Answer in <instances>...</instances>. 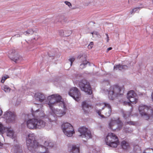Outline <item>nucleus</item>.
Listing matches in <instances>:
<instances>
[{
    "instance_id": "nucleus-32",
    "label": "nucleus",
    "mask_w": 153,
    "mask_h": 153,
    "mask_svg": "<svg viewBox=\"0 0 153 153\" xmlns=\"http://www.w3.org/2000/svg\"><path fill=\"white\" fill-rule=\"evenodd\" d=\"M131 114V113L128 112H126L123 114V117L125 118L126 119L129 117Z\"/></svg>"
},
{
    "instance_id": "nucleus-6",
    "label": "nucleus",
    "mask_w": 153,
    "mask_h": 153,
    "mask_svg": "<svg viewBox=\"0 0 153 153\" xmlns=\"http://www.w3.org/2000/svg\"><path fill=\"white\" fill-rule=\"evenodd\" d=\"M104 107L105 109L108 110V112H105V116L108 117L111 115V107L109 104L106 103H98L96 105V112L101 118L104 117V115L101 114V111Z\"/></svg>"
},
{
    "instance_id": "nucleus-15",
    "label": "nucleus",
    "mask_w": 153,
    "mask_h": 153,
    "mask_svg": "<svg viewBox=\"0 0 153 153\" xmlns=\"http://www.w3.org/2000/svg\"><path fill=\"white\" fill-rule=\"evenodd\" d=\"M35 99L37 101L41 102H45L48 104V101H46V97L45 95L42 93L37 92L34 95Z\"/></svg>"
},
{
    "instance_id": "nucleus-25",
    "label": "nucleus",
    "mask_w": 153,
    "mask_h": 153,
    "mask_svg": "<svg viewBox=\"0 0 153 153\" xmlns=\"http://www.w3.org/2000/svg\"><path fill=\"white\" fill-rule=\"evenodd\" d=\"M44 148L45 149V152H46L47 150L49 152L48 150V148H47L46 147H52L53 146L52 145V143L51 142L50 140H47L45 141L44 143V146H43Z\"/></svg>"
},
{
    "instance_id": "nucleus-27",
    "label": "nucleus",
    "mask_w": 153,
    "mask_h": 153,
    "mask_svg": "<svg viewBox=\"0 0 153 153\" xmlns=\"http://www.w3.org/2000/svg\"><path fill=\"white\" fill-rule=\"evenodd\" d=\"M121 146L123 149H126L128 148V144L125 141H123L121 143Z\"/></svg>"
},
{
    "instance_id": "nucleus-31",
    "label": "nucleus",
    "mask_w": 153,
    "mask_h": 153,
    "mask_svg": "<svg viewBox=\"0 0 153 153\" xmlns=\"http://www.w3.org/2000/svg\"><path fill=\"white\" fill-rule=\"evenodd\" d=\"M2 89L5 92H9L10 90V88L7 85L4 86Z\"/></svg>"
},
{
    "instance_id": "nucleus-13",
    "label": "nucleus",
    "mask_w": 153,
    "mask_h": 153,
    "mask_svg": "<svg viewBox=\"0 0 153 153\" xmlns=\"http://www.w3.org/2000/svg\"><path fill=\"white\" fill-rule=\"evenodd\" d=\"M127 98L129 102L133 104H136L138 101V97L134 91H129L127 94Z\"/></svg>"
},
{
    "instance_id": "nucleus-14",
    "label": "nucleus",
    "mask_w": 153,
    "mask_h": 153,
    "mask_svg": "<svg viewBox=\"0 0 153 153\" xmlns=\"http://www.w3.org/2000/svg\"><path fill=\"white\" fill-rule=\"evenodd\" d=\"M34 108H32L31 109L32 114V116L34 117V118L43 117L44 118H48V116L45 115L44 112V111L42 109H38L36 110H34Z\"/></svg>"
},
{
    "instance_id": "nucleus-11",
    "label": "nucleus",
    "mask_w": 153,
    "mask_h": 153,
    "mask_svg": "<svg viewBox=\"0 0 153 153\" xmlns=\"http://www.w3.org/2000/svg\"><path fill=\"white\" fill-rule=\"evenodd\" d=\"M3 118L6 120L7 123H14L16 120V116L14 113L10 111L4 112Z\"/></svg>"
},
{
    "instance_id": "nucleus-7",
    "label": "nucleus",
    "mask_w": 153,
    "mask_h": 153,
    "mask_svg": "<svg viewBox=\"0 0 153 153\" xmlns=\"http://www.w3.org/2000/svg\"><path fill=\"white\" fill-rule=\"evenodd\" d=\"M105 141L107 145L112 147H116L119 143L117 137L112 133H108Z\"/></svg>"
},
{
    "instance_id": "nucleus-22",
    "label": "nucleus",
    "mask_w": 153,
    "mask_h": 153,
    "mask_svg": "<svg viewBox=\"0 0 153 153\" xmlns=\"http://www.w3.org/2000/svg\"><path fill=\"white\" fill-rule=\"evenodd\" d=\"M11 152L14 153H22V150L18 145H16L12 148Z\"/></svg>"
},
{
    "instance_id": "nucleus-18",
    "label": "nucleus",
    "mask_w": 153,
    "mask_h": 153,
    "mask_svg": "<svg viewBox=\"0 0 153 153\" xmlns=\"http://www.w3.org/2000/svg\"><path fill=\"white\" fill-rule=\"evenodd\" d=\"M5 132L6 133L7 136L10 138L13 139L15 137L14 131L10 128H5Z\"/></svg>"
},
{
    "instance_id": "nucleus-20",
    "label": "nucleus",
    "mask_w": 153,
    "mask_h": 153,
    "mask_svg": "<svg viewBox=\"0 0 153 153\" xmlns=\"http://www.w3.org/2000/svg\"><path fill=\"white\" fill-rule=\"evenodd\" d=\"M69 153H80L79 147L77 145H73Z\"/></svg>"
},
{
    "instance_id": "nucleus-36",
    "label": "nucleus",
    "mask_w": 153,
    "mask_h": 153,
    "mask_svg": "<svg viewBox=\"0 0 153 153\" xmlns=\"http://www.w3.org/2000/svg\"><path fill=\"white\" fill-rule=\"evenodd\" d=\"M65 3L69 7H71V4L69 1H65Z\"/></svg>"
},
{
    "instance_id": "nucleus-38",
    "label": "nucleus",
    "mask_w": 153,
    "mask_h": 153,
    "mask_svg": "<svg viewBox=\"0 0 153 153\" xmlns=\"http://www.w3.org/2000/svg\"><path fill=\"white\" fill-rule=\"evenodd\" d=\"M105 34H106V36L107 37V42H108L109 40V36H108V34H107V33H106Z\"/></svg>"
},
{
    "instance_id": "nucleus-30",
    "label": "nucleus",
    "mask_w": 153,
    "mask_h": 153,
    "mask_svg": "<svg viewBox=\"0 0 153 153\" xmlns=\"http://www.w3.org/2000/svg\"><path fill=\"white\" fill-rule=\"evenodd\" d=\"M3 124L0 122V132L2 134L5 133V128Z\"/></svg>"
},
{
    "instance_id": "nucleus-29",
    "label": "nucleus",
    "mask_w": 153,
    "mask_h": 153,
    "mask_svg": "<svg viewBox=\"0 0 153 153\" xmlns=\"http://www.w3.org/2000/svg\"><path fill=\"white\" fill-rule=\"evenodd\" d=\"M33 33V31L32 29H29L25 31L24 34L26 36H29V35L32 34Z\"/></svg>"
},
{
    "instance_id": "nucleus-43",
    "label": "nucleus",
    "mask_w": 153,
    "mask_h": 153,
    "mask_svg": "<svg viewBox=\"0 0 153 153\" xmlns=\"http://www.w3.org/2000/svg\"><path fill=\"white\" fill-rule=\"evenodd\" d=\"M3 111L0 108V116H1L2 114Z\"/></svg>"
},
{
    "instance_id": "nucleus-48",
    "label": "nucleus",
    "mask_w": 153,
    "mask_h": 153,
    "mask_svg": "<svg viewBox=\"0 0 153 153\" xmlns=\"http://www.w3.org/2000/svg\"><path fill=\"white\" fill-rule=\"evenodd\" d=\"M152 3L153 4V0H152Z\"/></svg>"
},
{
    "instance_id": "nucleus-35",
    "label": "nucleus",
    "mask_w": 153,
    "mask_h": 153,
    "mask_svg": "<svg viewBox=\"0 0 153 153\" xmlns=\"http://www.w3.org/2000/svg\"><path fill=\"white\" fill-rule=\"evenodd\" d=\"M75 59L73 57H71L70 58L69 60L71 62L70 65L71 66L72 65V63L74 62V61Z\"/></svg>"
},
{
    "instance_id": "nucleus-17",
    "label": "nucleus",
    "mask_w": 153,
    "mask_h": 153,
    "mask_svg": "<svg viewBox=\"0 0 153 153\" xmlns=\"http://www.w3.org/2000/svg\"><path fill=\"white\" fill-rule=\"evenodd\" d=\"M9 55H8L9 57L12 60L15 62H16L19 59V56L15 52L13 51L9 53Z\"/></svg>"
},
{
    "instance_id": "nucleus-1",
    "label": "nucleus",
    "mask_w": 153,
    "mask_h": 153,
    "mask_svg": "<svg viewBox=\"0 0 153 153\" xmlns=\"http://www.w3.org/2000/svg\"><path fill=\"white\" fill-rule=\"evenodd\" d=\"M48 105L50 108V114L48 119L52 121L57 117H61L66 114L67 109L65 103L62 100L61 96L58 94H53L48 97Z\"/></svg>"
},
{
    "instance_id": "nucleus-37",
    "label": "nucleus",
    "mask_w": 153,
    "mask_h": 153,
    "mask_svg": "<svg viewBox=\"0 0 153 153\" xmlns=\"http://www.w3.org/2000/svg\"><path fill=\"white\" fill-rule=\"evenodd\" d=\"M127 123L130 125H134L135 123L133 122L130 121L128 122Z\"/></svg>"
},
{
    "instance_id": "nucleus-4",
    "label": "nucleus",
    "mask_w": 153,
    "mask_h": 153,
    "mask_svg": "<svg viewBox=\"0 0 153 153\" xmlns=\"http://www.w3.org/2000/svg\"><path fill=\"white\" fill-rule=\"evenodd\" d=\"M138 110L140 114L145 119L153 121V111L151 107L141 104L139 106Z\"/></svg>"
},
{
    "instance_id": "nucleus-5",
    "label": "nucleus",
    "mask_w": 153,
    "mask_h": 153,
    "mask_svg": "<svg viewBox=\"0 0 153 153\" xmlns=\"http://www.w3.org/2000/svg\"><path fill=\"white\" fill-rule=\"evenodd\" d=\"M35 136L33 133L29 134L26 137V143L27 148L30 151H32L35 149L42 147L35 140Z\"/></svg>"
},
{
    "instance_id": "nucleus-28",
    "label": "nucleus",
    "mask_w": 153,
    "mask_h": 153,
    "mask_svg": "<svg viewBox=\"0 0 153 153\" xmlns=\"http://www.w3.org/2000/svg\"><path fill=\"white\" fill-rule=\"evenodd\" d=\"M50 120V122L48 123H46L45 122V125L44 127H45L46 129L47 130H49L51 129L52 128V125L51 123V121H52V120Z\"/></svg>"
},
{
    "instance_id": "nucleus-33",
    "label": "nucleus",
    "mask_w": 153,
    "mask_h": 153,
    "mask_svg": "<svg viewBox=\"0 0 153 153\" xmlns=\"http://www.w3.org/2000/svg\"><path fill=\"white\" fill-rule=\"evenodd\" d=\"M9 78V76H8L7 75H4L2 78V79L1 81V82L2 83H4L5 80Z\"/></svg>"
},
{
    "instance_id": "nucleus-8",
    "label": "nucleus",
    "mask_w": 153,
    "mask_h": 153,
    "mask_svg": "<svg viewBox=\"0 0 153 153\" xmlns=\"http://www.w3.org/2000/svg\"><path fill=\"white\" fill-rule=\"evenodd\" d=\"M123 126V123L119 118H112L108 123V127L113 131L120 130Z\"/></svg>"
},
{
    "instance_id": "nucleus-23",
    "label": "nucleus",
    "mask_w": 153,
    "mask_h": 153,
    "mask_svg": "<svg viewBox=\"0 0 153 153\" xmlns=\"http://www.w3.org/2000/svg\"><path fill=\"white\" fill-rule=\"evenodd\" d=\"M144 7V6L142 4L140 5V6L134 8L130 11L129 13L131 15H133L135 13L139 12L140 10Z\"/></svg>"
},
{
    "instance_id": "nucleus-9",
    "label": "nucleus",
    "mask_w": 153,
    "mask_h": 153,
    "mask_svg": "<svg viewBox=\"0 0 153 153\" xmlns=\"http://www.w3.org/2000/svg\"><path fill=\"white\" fill-rule=\"evenodd\" d=\"M61 128L64 134L68 137H71L74 133L73 126L68 123H63Z\"/></svg>"
},
{
    "instance_id": "nucleus-10",
    "label": "nucleus",
    "mask_w": 153,
    "mask_h": 153,
    "mask_svg": "<svg viewBox=\"0 0 153 153\" xmlns=\"http://www.w3.org/2000/svg\"><path fill=\"white\" fill-rule=\"evenodd\" d=\"M79 87L82 91L88 94H91L92 92L90 84L86 80H84L80 82L79 84Z\"/></svg>"
},
{
    "instance_id": "nucleus-21",
    "label": "nucleus",
    "mask_w": 153,
    "mask_h": 153,
    "mask_svg": "<svg viewBox=\"0 0 153 153\" xmlns=\"http://www.w3.org/2000/svg\"><path fill=\"white\" fill-rule=\"evenodd\" d=\"M75 93L73 95L72 94L71 97H72L75 100L78 101L80 100L81 97V94L79 91L77 89Z\"/></svg>"
},
{
    "instance_id": "nucleus-42",
    "label": "nucleus",
    "mask_w": 153,
    "mask_h": 153,
    "mask_svg": "<svg viewBox=\"0 0 153 153\" xmlns=\"http://www.w3.org/2000/svg\"><path fill=\"white\" fill-rule=\"evenodd\" d=\"M112 49V48L110 47L107 48V52H108V51L111 50Z\"/></svg>"
},
{
    "instance_id": "nucleus-49",
    "label": "nucleus",
    "mask_w": 153,
    "mask_h": 153,
    "mask_svg": "<svg viewBox=\"0 0 153 153\" xmlns=\"http://www.w3.org/2000/svg\"><path fill=\"white\" fill-rule=\"evenodd\" d=\"M36 105L37 106V107H38L39 105Z\"/></svg>"
},
{
    "instance_id": "nucleus-47",
    "label": "nucleus",
    "mask_w": 153,
    "mask_h": 153,
    "mask_svg": "<svg viewBox=\"0 0 153 153\" xmlns=\"http://www.w3.org/2000/svg\"><path fill=\"white\" fill-rule=\"evenodd\" d=\"M131 111H132V109H133V108H132V107L131 108Z\"/></svg>"
},
{
    "instance_id": "nucleus-34",
    "label": "nucleus",
    "mask_w": 153,
    "mask_h": 153,
    "mask_svg": "<svg viewBox=\"0 0 153 153\" xmlns=\"http://www.w3.org/2000/svg\"><path fill=\"white\" fill-rule=\"evenodd\" d=\"M94 43L93 42H90V44L88 46V48L89 49H91L93 47Z\"/></svg>"
},
{
    "instance_id": "nucleus-44",
    "label": "nucleus",
    "mask_w": 153,
    "mask_h": 153,
    "mask_svg": "<svg viewBox=\"0 0 153 153\" xmlns=\"http://www.w3.org/2000/svg\"><path fill=\"white\" fill-rule=\"evenodd\" d=\"M151 98L152 100V101L153 102V92L152 93V95H151Z\"/></svg>"
},
{
    "instance_id": "nucleus-41",
    "label": "nucleus",
    "mask_w": 153,
    "mask_h": 153,
    "mask_svg": "<svg viewBox=\"0 0 153 153\" xmlns=\"http://www.w3.org/2000/svg\"><path fill=\"white\" fill-rule=\"evenodd\" d=\"M92 34L93 35L94 34H96V35H98V33L97 32H94L92 33Z\"/></svg>"
},
{
    "instance_id": "nucleus-40",
    "label": "nucleus",
    "mask_w": 153,
    "mask_h": 153,
    "mask_svg": "<svg viewBox=\"0 0 153 153\" xmlns=\"http://www.w3.org/2000/svg\"><path fill=\"white\" fill-rule=\"evenodd\" d=\"M124 103L126 104H128L129 105H131V103L130 102H124Z\"/></svg>"
},
{
    "instance_id": "nucleus-19",
    "label": "nucleus",
    "mask_w": 153,
    "mask_h": 153,
    "mask_svg": "<svg viewBox=\"0 0 153 153\" xmlns=\"http://www.w3.org/2000/svg\"><path fill=\"white\" fill-rule=\"evenodd\" d=\"M82 107L83 110L85 113L88 112L91 108V106L87 103L86 102L84 101L82 102Z\"/></svg>"
},
{
    "instance_id": "nucleus-12",
    "label": "nucleus",
    "mask_w": 153,
    "mask_h": 153,
    "mask_svg": "<svg viewBox=\"0 0 153 153\" xmlns=\"http://www.w3.org/2000/svg\"><path fill=\"white\" fill-rule=\"evenodd\" d=\"M78 131L80 134L79 136L82 138L88 139L91 138V134L90 131L85 127L82 126L79 128Z\"/></svg>"
},
{
    "instance_id": "nucleus-45",
    "label": "nucleus",
    "mask_w": 153,
    "mask_h": 153,
    "mask_svg": "<svg viewBox=\"0 0 153 153\" xmlns=\"http://www.w3.org/2000/svg\"><path fill=\"white\" fill-rule=\"evenodd\" d=\"M105 112H107V113L108 112V109L106 110L105 109Z\"/></svg>"
},
{
    "instance_id": "nucleus-3",
    "label": "nucleus",
    "mask_w": 153,
    "mask_h": 153,
    "mask_svg": "<svg viewBox=\"0 0 153 153\" xmlns=\"http://www.w3.org/2000/svg\"><path fill=\"white\" fill-rule=\"evenodd\" d=\"M123 86L114 85L111 86L108 91V97L110 100H113L116 97L121 96L123 94Z\"/></svg>"
},
{
    "instance_id": "nucleus-26",
    "label": "nucleus",
    "mask_w": 153,
    "mask_h": 153,
    "mask_svg": "<svg viewBox=\"0 0 153 153\" xmlns=\"http://www.w3.org/2000/svg\"><path fill=\"white\" fill-rule=\"evenodd\" d=\"M77 89V88L75 87L71 88L69 91V95L71 96L72 94L73 95L75 93V92L76 91Z\"/></svg>"
},
{
    "instance_id": "nucleus-39",
    "label": "nucleus",
    "mask_w": 153,
    "mask_h": 153,
    "mask_svg": "<svg viewBox=\"0 0 153 153\" xmlns=\"http://www.w3.org/2000/svg\"><path fill=\"white\" fill-rule=\"evenodd\" d=\"M138 0H129L128 2L132 1V2H136Z\"/></svg>"
},
{
    "instance_id": "nucleus-46",
    "label": "nucleus",
    "mask_w": 153,
    "mask_h": 153,
    "mask_svg": "<svg viewBox=\"0 0 153 153\" xmlns=\"http://www.w3.org/2000/svg\"><path fill=\"white\" fill-rule=\"evenodd\" d=\"M3 144L0 142V148H1Z\"/></svg>"
},
{
    "instance_id": "nucleus-24",
    "label": "nucleus",
    "mask_w": 153,
    "mask_h": 153,
    "mask_svg": "<svg viewBox=\"0 0 153 153\" xmlns=\"http://www.w3.org/2000/svg\"><path fill=\"white\" fill-rule=\"evenodd\" d=\"M127 67V66L125 65H117L114 66V70L115 71L119 69L120 70H121L122 69H126Z\"/></svg>"
},
{
    "instance_id": "nucleus-2",
    "label": "nucleus",
    "mask_w": 153,
    "mask_h": 153,
    "mask_svg": "<svg viewBox=\"0 0 153 153\" xmlns=\"http://www.w3.org/2000/svg\"><path fill=\"white\" fill-rule=\"evenodd\" d=\"M27 127L32 130L41 129L44 128L45 122L42 120L36 118H29L25 121Z\"/></svg>"
},
{
    "instance_id": "nucleus-16",
    "label": "nucleus",
    "mask_w": 153,
    "mask_h": 153,
    "mask_svg": "<svg viewBox=\"0 0 153 153\" xmlns=\"http://www.w3.org/2000/svg\"><path fill=\"white\" fill-rule=\"evenodd\" d=\"M78 58L81 59L82 60V63L80 65V68L81 69H83L85 68L86 65L88 63V61L86 60L85 55H82L80 56H78Z\"/></svg>"
}]
</instances>
